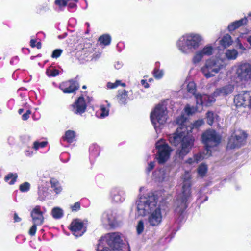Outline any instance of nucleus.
<instances>
[{"label":"nucleus","instance_id":"nucleus-23","mask_svg":"<svg viewBox=\"0 0 251 251\" xmlns=\"http://www.w3.org/2000/svg\"><path fill=\"white\" fill-rule=\"evenodd\" d=\"M248 22L247 17H245L239 20L231 23L228 26V29L229 31H233L237 28L247 25Z\"/></svg>","mask_w":251,"mask_h":251},{"label":"nucleus","instance_id":"nucleus-44","mask_svg":"<svg viewBox=\"0 0 251 251\" xmlns=\"http://www.w3.org/2000/svg\"><path fill=\"white\" fill-rule=\"evenodd\" d=\"M30 186V184L26 182L20 185L19 189L22 192H27L29 190Z\"/></svg>","mask_w":251,"mask_h":251},{"label":"nucleus","instance_id":"nucleus-20","mask_svg":"<svg viewBox=\"0 0 251 251\" xmlns=\"http://www.w3.org/2000/svg\"><path fill=\"white\" fill-rule=\"evenodd\" d=\"M78 88L77 83L72 80L63 82L59 86V88L65 93H73Z\"/></svg>","mask_w":251,"mask_h":251},{"label":"nucleus","instance_id":"nucleus-1","mask_svg":"<svg viewBox=\"0 0 251 251\" xmlns=\"http://www.w3.org/2000/svg\"><path fill=\"white\" fill-rule=\"evenodd\" d=\"M176 123L179 125L176 132L169 136V142L175 146L180 144V146L176 150V155L181 159L191 151L194 144V138L189 132L187 118L181 115L176 120Z\"/></svg>","mask_w":251,"mask_h":251},{"label":"nucleus","instance_id":"nucleus-12","mask_svg":"<svg viewBox=\"0 0 251 251\" xmlns=\"http://www.w3.org/2000/svg\"><path fill=\"white\" fill-rule=\"evenodd\" d=\"M246 138V134L243 131H235L229 139L227 148L233 149L240 147L244 144Z\"/></svg>","mask_w":251,"mask_h":251},{"label":"nucleus","instance_id":"nucleus-4","mask_svg":"<svg viewBox=\"0 0 251 251\" xmlns=\"http://www.w3.org/2000/svg\"><path fill=\"white\" fill-rule=\"evenodd\" d=\"M183 180L182 192L177 196L175 202L174 207L175 212L182 214L187 207V201L191 196V175L189 172H186L182 176Z\"/></svg>","mask_w":251,"mask_h":251},{"label":"nucleus","instance_id":"nucleus-37","mask_svg":"<svg viewBox=\"0 0 251 251\" xmlns=\"http://www.w3.org/2000/svg\"><path fill=\"white\" fill-rule=\"evenodd\" d=\"M217 115L212 112L208 111L206 114L207 122L209 125H212Z\"/></svg>","mask_w":251,"mask_h":251},{"label":"nucleus","instance_id":"nucleus-38","mask_svg":"<svg viewBox=\"0 0 251 251\" xmlns=\"http://www.w3.org/2000/svg\"><path fill=\"white\" fill-rule=\"evenodd\" d=\"M164 75V71L162 70L155 68L153 71V76L157 79H160Z\"/></svg>","mask_w":251,"mask_h":251},{"label":"nucleus","instance_id":"nucleus-7","mask_svg":"<svg viewBox=\"0 0 251 251\" xmlns=\"http://www.w3.org/2000/svg\"><path fill=\"white\" fill-rule=\"evenodd\" d=\"M167 109L163 104L157 105L151 111L150 118L152 125L156 131L159 129L160 126L166 122Z\"/></svg>","mask_w":251,"mask_h":251},{"label":"nucleus","instance_id":"nucleus-51","mask_svg":"<svg viewBox=\"0 0 251 251\" xmlns=\"http://www.w3.org/2000/svg\"><path fill=\"white\" fill-rule=\"evenodd\" d=\"M55 3L60 7L67 5V2L65 0H56Z\"/></svg>","mask_w":251,"mask_h":251},{"label":"nucleus","instance_id":"nucleus-47","mask_svg":"<svg viewBox=\"0 0 251 251\" xmlns=\"http://www.w3.org/2000/svg\"><path fill=\"white\" fill-rule=\"evenodd\" d=\"M62 52V50L60 49L55 50L52 52L51 57L52 58H57L61 55Z\"/></svg>","mask_w":251,"mask_h":251},{"label":"nucleus","instance_id":"nucleus-16","mask_svg":"<svg viewBox=\"0 0 251 251\" xmlns=\"http://www.w3.org/2000/svg\"><path fill=\"white\" fill-rule=\"evenodd\" d=\"M87 107L84 98L79 97L77 100L71 105V111L75 114L81 115L85 112Z\"/></svg>","mask_w":251,"mask_h":251},{"label":"nucleus","instance_id":"nucleus-5","mask_svg":"<svg viewBox=\"0 0 251 251\" xmlns=\"http://www.w3.org/2000/svg\"><path fill=\"white\" fill-rule=\"evenodd\" d=\"M224 61L219 58H210L206 59L201 67L200 71L207 79L214 77L226 68Z\"/></svg>","mask_w":251,"mask_h":251},{"label":"nucleus","instance_id":"nucleus-14","mask_svg":"<svg viewBox=\"0 0 251 251\" xmlns=\"http://www.w3.org/2000/svg\"><path fill=\"white\" fill-rule=\"evenodd\" d=\"M69 229L76 237L81 236L86 231V224L81 220L76 219L71 222Z\"/></svg>","mask_w":251,"mask_h":251},{"label":"nucleus","instance_id":"nucleus-43","mask_svg":"<svg viewBox=\"0 0 251 251\" xmlns=\"http://www.w3.org/2000/svg\"><path fill=\"white\" fill-rule=\"evenodd\" d=\"M47 144V142L45 141H43L39 142L38 141H35L33 143V148L37 150L40 148H44L45 147Z\"/></svg>","mask_w":251,"mask_h":251},{"label":"nucleus","instance_id":"nucleus-26","mask_svg":"<svg viewBox=\"0 0 251 251\" xmlns=\"http://www.w3.org/2000/svg\"><path fill=\"white\" fill-rule=\"evenodd\" d=\"M51 187L53 189L56 194L60 193L62 188L58 180L54 178H51L50 179Z\"/></svg>","mask_w":251,"mask_h":251},{"label":"nucleus","instance_id":"nucleus-21","mask_svg":"<svg viewBox=\"0 0 251 251\" xmlns=\"http://www.w3.org/2000/svg\"><path fill=\"white\" fill-rule=\"evenodd\" d=\"M251 97V91H243L235 96L234 102L236 107H242L243 105L244 99H249Z\"/></svg>","mask_w":251,"mask_h":251},{"label":"nucleus","instance_id":"nucleus-40","mask_svg":"<svg viewBox=\"0 0 251 251\" xmlns=\"http://www.w3.org/2000/svg\"><path fill=\"white\" fill-rule=\"evenodd\" d=\"M244 35V34L243 33H241L239 37L237 38L235 41V43L236 44V47L243 51L246 50V49L241 43L240 39L241 38H243Z\"/></svg>","mask_w":251,"mask_h":251},{"label":"nucleus","instance_id":"nucleus-25","mask_svg":"<svg viewBox=\"0 0 251 251\" xmlns=\"http://www.w3.org/2000/svg\"><path fill=\"white\" fill-rule=\"evenodd\" d=\"M233 40L230 35L226 34L219 40V44L224 48H227L232 45Z\"/></svg>","mask_w":251,"mask_h":251},{"label":"nucleus","instance_id":"nucleus-41","mask_svg":"<svg viewBox=\"0 0 251 251\" xmlns=\"http://www.w3.org/2000/svg\"><path fill=\"white\" fill-rule=\"evenodd\" d=\"M136 230L138 234H141L143 232L144 230V223L142 220H140L138 222Z\"/></svg>","mask_w":251,"mask_h":251},{"label":"nucleus","instance_id":"nucleus-22","mask_svg":"<svg viewBox=\"0 0 251 251\" xmlns=\"http://www.w3.org/2000/svg\"><path fill=\"white\" fill-rule=\"evenodd\" d=\"M198 95H201V94L198 93ZM197 94L195 95V99L196 101V107H190L189 105H187L185 108V112L187 113V115H192L195 113L196 112H201L202 110L203 106H207L204 103L200 104L197 103V100L196 98V96Z\"/></svg>","mask_w":251,"mask_h":251},{"label":"nucleus","instance_id":"nucleus-59","mask_svg":"<svg viewBox=\"0 0 251 251\" xmlns=\"http://www.w3.org/2000/svg\"><path fill=\"white\" fill-rule=\"evenodd\" d=\"M32 154H33V152L30 151H25V155L26 156H30V155H31Z\"/></svg>","mask_w":251,"mask_h":251},{"label":"nucleus","instance_id":"nucleus-39","mask_svg":"<svg viewBox=\"0 0 251 251\" xmlns=\"http://www.w3.org/2000/svg\"><path fill=\"white\" fill-rule=\"evenodd\" d=\"M120 85H121L123 87L126 86L125 83H121V81L117 80L115 83L108 82L107 83L106 86L108 89H114Z\"/></svg>","mask_w":251,"mask_h":251},{"label":"nucleus","instance_id":"nucleus-32","mask_svg":"<svg viewBox=\"0 0 251 251\" xmlns=\"http://www.w3.org/2000/svg\"><path fill=\"white\" fill-rule=\"evenodd\" d=\"M99 41L100 44L106 46L111 42V37L108 34H104L100 37Z\"/></svg>","mask_w":251,"mask_h":251},{"label":"nucleus","instance_id":"nucleus-10","mask_svg":"<svg viewBox=\"0 0 251 251\" xmlns=\"http://www.w3.org/2000/svg\"><path fill=\"white\" fill-rule=\"evenodd\" d=\"M122 240L119 233L113 232L105 234L99 241V243L108 246L115 251H124L121 248Z\"/></svg>","mask_w":251,"mask_h":251},{"label":"nucleus","instance_id":"nucleus-53","mask_svg":"<svg viewBox=\"0 0 251 251\" xmlns=\"http://www.w3.org/2000/svg\"><path fill=\"white\" fill-rule=\"evenodd\" d=\"M31 112L30 110H27L26 113L22 115V119L23 120H27L29 118V115L31 114Z\"/></svg>","mask_w":251,"mask_h":251},{"label":"nucleus","instance_id":"nucleus-58","mask_svg":"<svg viewBox=\"0 0 251 251\" xmlns=\"http://www.w3.org/2000/svg\"><path fill=\"white\" fill-rule=\"evenodd\" d=\"M37 47V49H41V43L40 42H38L37 43V44H36V46Z\"/></svg>","mask_w":251,"mask_h":251},{"label":"nucleus","instance_id":"nucleus-11","mask_svg":"<svg viewBox=\"0 0 251 251\" xmlns=\"http://www.w3.org/2000/svg\"><path fill=\"white\" fill-rule=\"evenodd\" d=\"M155 146L157 150L156 156L158 163H165L169 159L172 149L163 140L158 141Z\"/></svg>","mask_w":251,"mask_h":251},{"label":"nucleus","instance_id":"nucleus-3","mask_svg":"<svg viewBox=\"0 0 251 251\" xmlns=\"http://www.w3.org/2000/svg\"><path fill=\"white\" fill-rule=\"evenodd\" d=\"M203 40L201 34L189 32L180 37L176 42V46L181 53L188 54L197 50L202 45Z\"/></svg>","mask_w":251,"mask_h":251},{"label":"nucleus","instance_id":"nucleus-15","mask_svg":"<svg viewBox=\"0 0 251 251\" xmlns=\"http://www.w3.org/2000/svg\"><path fill=\"white\" fill-rule=\"evenodd\" d=\"M102 224L105 227H115L118 225L116 213L109 210L103 212L101 217Z\"/></svg>","mask_w":251,"mask_h":251},{"label":"nucleus","instance_id":"nucleus-45","mask_svg":"<svg viewBox=\"0 0 251 251\" xmlns=\"http://www.w3.org/2000/svg\"><path fill=\"white\" fill-rule=\"evenodd\" d=\"M207 171L206 166L204 164H201L198 168V172L201 176H203Z\"/></svg>","mask_w":251,"mask_h":251},{"label":"nucleus","instance_id":"nucleus-27","mask_svg":"<svg viewBox=\"0 0 251 251\" xmlns=\"http://www.w3.org/2000/svg\"><path fill=\"white\" fill-rule=\"evenodd\" d=\"M108 107H106L103 105L100 106V110L98 111L96 113V115L98 117L103 118L107 116L109 114V107L110 104H108Z\"/></svg>","mask_w":251,"mask_h":251},{"label":"nucleus","instance_id":"nucleus-28","mask_svg":"<svg viewBox=\"0 0 251 251\" xmlns=\"http://www.w3.org/2000/svg\"><path fill=\"white\" fill-rule=\"evenodd\" d=\"M204 156L201 154H197L193 157L189 158L186 161V163L190 165H194L197 164L204 158Z\"/></svg>","mask_w":251,"mask_h":251},{"label":"nucleus","instance_id":"nucleus-9","mask_svg":"<svg viewBox=\"0 0 251 251\" xmlns=\"http://www.w3.org/2000/svg\"><path fill=\"white\" fill-rule=\"evenodd\" d=\"M202 140L205 146L206 156L211 155V148L217 146L220 142L221 137L214 130H207L202 136Z\"/></svg>","mask_w":251,"mask_h":251},{"label":"nucleus","instance_id":"nucleus-42","mask_svg":"<svg viewBox=\"0 0 251 251\" xmlns=\"http://www.w3.org/2000/svg\"><path fill=\"white\" fill-rule=\"evenodd\" d=\"M46 74L48 76L54 77L59 74V71L56 69H48L46 71Z\"/></svg>","mask_w":251,"mask_h":251},{"label":"nucleus","instance_id":"nucleus-60","mask_svg":"<svg viewBox=\"0 0 251 251\" xmlns=\"http://www.w3.org/2000/svg\"><path fill=\"white\" fill-rule=\"evenodd\" d=\"M247 40L248 42L250 44V45L251 46V35L248 37Z\"/></svg>","mask_w":251,"mask_h":251},{"label":"nucleus","instance_id":"nucleus-46","mask_svg":"<svg viewBox=\"0 0 251 251\" xmlns=\"http://www.w3.org/2000/svg\"><path fill=\"white\" fill-rule=\"evenodd\" d=\"M67 5L70 8H73L76 6V3L77 2L78 0H67Z\"/></svg>","mask_w":251,"mask_h":251},{"label":"nucleus","instance_id":"nucleus-54","mask_svg":"<svg viewBox=\"0 0 251 251\" xmlns=\"http://www.w3.org/2000/svg\"><path fill=\"white\" fill-rule=\"evenodd\" d=\"M21 221V218H20L17 213H14V222H19Z\"/></svg>","mask_w":251,"mask_h":251},{"label":"nucleus","instance_id":"nucleus-49","mask_svg":"<svg viewBox=\"0 0 251 251\" xmlns=\"http://www.w3.org/2000/svg\"><path fill=\"white\" fill-rule=\"evenodd\" d=\"M39 226L38 225H36L35 224H33L32 226L31 227L29 231V234L31 236H34L37 230V226Z\"/></svg>","mask_w":251,"mask_h":251},{"label":"nucleus","instance_id":"nucleus-19","mask_svg":"<svg viewBox=\"0 0 251 251\" xmlns=\"http://www.w3.org/2000/svg\"><path fill=\"white\" fill-rule=\"evenodd\" d=\"M110 198L112 202L121 203L125 201V193L120 189L114 188L110 192Z\"/></svg>","mask_w":251,"mask_h":251},{"label":"nucleus","instance_id":"nucleus-34","mask_svg":"<svg viewBox=\"0 0 251 251\" xmlns=\"http://www.w3.org/2000/svg\"><path fill=\"white\" fill-rule=\"evenodd\" d=\"M187 89L188 92L194 95L195 96L197 94H195L196 90V84L193 81H190L187 84Z\"/></svg>","mask_w":251,"mask_h":251},{"label":"nucleus","instance_id":"nucleus-17","mask_svg":"<svg viewBox=\"0 0 251 251\" xmlns=\"http://www.w3.org/2000/svg\"><path fill=\"white\" fill-rule=\"evenodd\" d=\"M169 173L170 170L167 168L157 170L153 173V178L159 182H169L170 179Z\"/></svg>","mask_w":251,"mask_h":251},{"label":"nucleus","instance_id":"nucleus-61","mask_svg":"<svg viewBox=\"0 0 251 251\" xmlns=\"http://www.w3.org/2000/svg\"><path fill=\"white\" fill-rule=\"evenodd\" d=\"M23 111H24L23 109H19L18 110V113L20 114H21L23 112Z\"/></svg>","mask_w":251,"mask_h":251},{"label":"nucleus","instance_id":"nucleus-35","mask_svg":"<svg viewBox=\"0 0 251 251\" xmlns=\"http://www.w3.org/2000/svg\"><path fill=\"white\" fill-rule=\"evenodd\" d=\"M91 49L87 48H83L81 50L78 51V55L82 56L83 59L87 58L91 53Z\"/></svg>","mask_w":251,"mask_h":251},{"label":"nucleus","instance_id":"nucleus-30","mask_svg":"<svg viewBox=\"0 0 251 251\" xmlns=\"http://www.w3.org/2000/svg\"><path fill=\"white\" fill-rule=\"evenodd\" d=\"M226 56L229 60H235L238 56V52L235 49L227 50L225 52Z\"/></svg>","mask_w":251,"mask_h":251},{"label":"nucleus","instance_id":"nucleus-62","mask_svg":"<svg viewBox=\"0 0 251 251\" xmlns=\"http://www.w3.org/2000/svg\"><path fill=\"white\" fill-rule=\"evenodd\" d=\"M83 89H85V88H86V86H83Z\"/></svg>","mask_w":251,"mask_h":251},{"label":"nucleus","instance_id":"nucleus-2","mask_svg":"<svg viewBox=\"0 0 251 251\" xmlns=\"http://www.w3.org/2000/svg\"><path fill=\"white\" fill-rule=\"evenodd\" d=\"M138 216L149 214L148 222L151 226H157L163 220L164 209L163 205L158 203L156 197L152 194L140 196L136 202Z\"/></svg>","mask_w":251,"mask_h":251},{"label":"nucleus","instance_id":"nucleus-36","mask_svg":"<svg viewBox=\"0 0 251 251\" xmlns=\"http://www.w3.org/2000/svg\"><path fill=\"white\" fill-rule=\"evenodd\" d=\"M204 123L203 120L202 119L198 120L195 121L192 125L191 126H188L189 132L191 133V130L194 128H198L203 125Z\"/></svg>","mask_w":251,"mask_h":251},{"label":"nucleus","instance_id":"nucleus-13","mask_svg":"<svg viewBox=\"0 0 251 251\" xmlns=\"http://www.w3.org/2000/svg\"><path fill=\"white\" fill-rule=\"evenodd\" d=\"M214 47L211 44H207L199 50H195L192 58L194 64H198L201 62L204 56H210L213 54Z\"/></svg>","mask_w":251,"mask_h":251},{"label":"nucleus","instance_id":"nucleus-33","mask_svg":"<svg viewBox=\"0 0 251 251\" xmlns=\"http://www.w3.org/2000/svg\"><path fill=\"white\" fill-rule=\"evenodd\" d=\"M17 177L16 174H9L5 178V180L9 184L12 185L14 183Z\"/></svg>","mask_w":251,"mask_h":251},{"label":"nucleus","instance_id":"nucleus-52","mask_svg":"<svg viewBox=\"0 0 251 251\" xmlns=\"http://www.w3.org/2000/svg\"><path fill=\"white\" fill-rule=\"evenodd\" d=\"M154 167V162H151L149 163L148 167L146 168V172L149 173Z\"/></svg>","mask_w":251,"mask_h":251},{"label":"nucleus","instance_id":"nucleus-18","mask_svg":"<svg viewBox=\"0 0 251 251\" xmlns=\"http://www.w3.org/2000/svg\"><path fill=\"white\" fill-rule=\"evenodd\" d=\"M31 217L33 224L41 226L44 222L43 213L39 206H36L33 208L31 212Z\"/></svg>","mask_w":251,"mask_h":251},{"label":"nucleus","instance_id":"nucleus-50","mask_svg":"<svg viewBox=\"0 0 251 251\" xmlns=\"http://www.w3.org/2000/svg\"><path fill=\"white\" fill-rule=\"evenodd\" d=\"M80 208V203L79 202H76L71 206V208L73 211H77L79 210Z\"/></svg>","mask_w":251,"mask_h":251},{"label":"nucleus","instance_id":"nucleus-57","mask_svg":"<svg viewBox=\"0 0 251 251\" xmlns=\"http://www.w3.org/2000/svg\"><path fill=\"white\" fill-rule=\"evenodd\" d=\"M36 40H34V39H32L30 41V46L32 47V48H34V47H35L36 46Z\"/></svg>","mask_w":251,"mask_h":251},{"label":"nucleus","instance_id":"nucleus-56","mask_svg":"<svg viewBox=\"0 0 251 251\" xmlns=\"http://www.w3.org/2000/svg\"><path fill=\"white\" fill-rule=\"evenodd\" d=\"M122 66V63L120 62H117L115 64V68L117 69H120Z\"/></svg>","mask_w":251,"mask_h":251},{"label":"nucleus","instance_id":"nucleus-55","mask_svg":"<svg viewBox=\"0 0 251 251\" xmlns=\"http://www.w3.org/2000/svg\"><path fill=\"white\" fill-rule=\"evenodd\" d=\"M141 84L145 88H148L149 87V85L147 82V80L142 79L141 81Z\"/></svg>","mask_w":251,"mask_h":251},{"label":"nucleus","instance_id":"nucleus-29","mask_svg":"<svg viewBox=\"0 0 251 251\" xmlns=\"http://www.w3.org/2000/svg\"><path fill=\"white\" fill-rule=\"evenodd\" d=\"M51 215L54 219H60L63 216L64 212L61 208L56 207L52 209Z\"/></svg>","mask_w":251,"mask_h":251},{"label":"nucleus","instance_id":"nucleus-48","mask_svg":"<svg viewBox=\"0 0 251 251\" xmlns=\"http://www.w3.org/2000/svg\"><path fill=\"white\" fill-rule=\"evenodd\" d=\"M243 105L242 107H249L251 109V97L249 99H243Z\"/></svg>","mask_w":251,"mask_h":251},{"label":"nucleus","instance_id":"nucleus-6","mask_svg":"<svg viewBox=\"0 0 251 251\" xmlns=\"http://www.w3.org/2000/svg\"><path fill=\"white\" fill-rule=\"evenodd\" d=\"M234 90V86L231 84L227 85L217 88L211 95L203 94L197 95L196 98L197 103L200 104H204L206 106H210L216 100L215 97L217 96H225L231 93Z\"/></svg>","mask_w":251,"mask_h":251},{"label":"nucleus","instance_id":"nucleus-31","mask_svg":"<svg viewBox=\"0 0 251 251\" xmlns=\"http://www.w3.org/2000/svg\"><path fill=\"white\" fill-rule=\"evenodd\" d=\"M75 137V132L73 130H68L65 132V136L63 137L64 140L69 143H72Z\"/></svg>","mask_w":251,"mask_h":251},{"label":"nucleus","instance_id":"nucleus-8","mask_svg":"<svg viewBox=\"0 0 251 251\" xmlns=\"http://www.w3.org/2000/svg\"><path fill=\"white\" fill-rule=\"evenodd\" d=\"M236 75V82L242 85L250 83L251 81V64L243 62L234 66Z\"/></svg>","mask_w":251,"mask_h":251},{"label":"nucleus","instance_id":"nucleus-24","mask_svg":"<svg viewBox=\"0 0 251 251\" xmlns=\"http://www.w3.org/2000/svg\"><path fill=\"white\" fill-rule=\"evenodd\" d=\"M117 99L120 104H126L129 100L128 97V92L125 90L118 91Z\"/></svg>","mask_w":251,"mask_h":251}]
</instances>
